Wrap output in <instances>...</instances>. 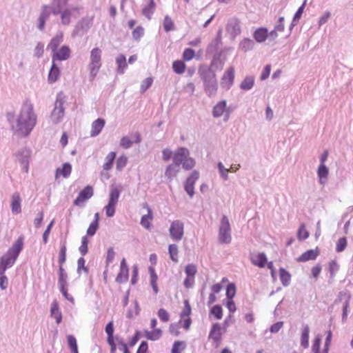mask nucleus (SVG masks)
I'll return each instance as SVG.
<instances>
[{
    "label": "nucleus",
    "mask_w": 353,
    "mask_h": 353,
    "mask_svg": "<svg viewBox=\"0 0 353 353\" xmlns=\"http://www.w3.org/2000/svg\"><path fill=\"white\" fill-rule=\"evenodd\" d=\"M37 116L34 112L33 105L30 101H26L16 121V132L27 137L34 128Z\"/></svg>",
    "instance_id": "nucleus-1"
},
{
    "label": "nucleus",
    "mask_w": 353,
    "mask_h": 353,
    "mask_svg": "<svg viewBox=\"0 0 353 353\" xmlns=\"http://www.w3.org/2000/svg\"><path fill=\"white\" fill-rule=\"evenodd\" d=\"M219 57L214 56L210 66L202 65L199 66L198 74L203 83V88L208 97L214 96L218 90V83L215 71L212 69V66Z\"/></svg>",
    "instance_id": "nucleus-2"
},
{
    "label": "nucleus",
    "mask_w": 353,
    "mask_h": 353,
    "mask_svg": "<svg viewBox=\"0 0 353 353\" xmlns=\"http://www.w3.org/2000/svg\"><path fill=\"white\" fill-rule=\"evenodd\" d=\"M23 238L19 237L13 245L0 259V274H4L6 269L12 267L23 249Z\"/></svg>",
    "instance_id": "nucleus-3"
},
{
    "label": "nucleus",
    "mask_w": 353,
    "mask_h": 353,
    "mask_svg": "<svg viewBox=\"0 0 353 353\" xmlns=\"http://www.w3.org/2000/svg\"><path fill=\"white\" fill-rule=\"evenodd\" d=\"M65 102V100L63 94L62 92L58 93L54 103V107L50 114V118L53 123L58 124L62 121L65 113V108L63 107Z\"/></svg>",
    "instance_id": "nucleus-4"
},
{
    "label": "nucleus",
    "mask_w": 353,
    "mask_h": 353,
    "mask_svg": "<svg viewBox=\"0 0 353 353\" xmlns=\"http://www.w3.org/2000/svg\"><path fill=\"white\" fill-rule=\"evenodd\" d=\"M101 67V50L99 48H94L90 52V62L88 65L90 76L94 79Z\"/></svg>",
    "instance_id": "nucleus-5"
},
{
    "label": "nucleus",
    "mask_w": 353,
    "mask_h": 353,
    "mask_svg": "<svg viewBox=\"0 0 353 353\" xmlns=\"http://www.w3.org/2000/svg\"><path fill=\"white\" fill-rule=\"evenodd\" d=\"M231 228L229 220L225 215H223L220 223L219 230V241L221 243L228 244L232 241Z\"/></svg>",
    "instance_id": "nucleus-6"
},
{
    "label": "nucleus",
    "mask_w": 353,
    "mask_h": 353,
    "mask_svg": "<svg viewBox=\"0 0 353 353\" xmlns=\"http://www.w3.org/2000/svg\"><path fill=\"white\" fill-rule=\"evenodd\" d=\"M121 190L117 187H112L110 192L109 201L105 207V214L108 217H112L115 214V208L117 204Z\"/></svg>",
    "instance_id": "nucleus-7"
},
{
    "label": "nucleus",
    "mask_w": 353,
    "mask_h": 353,
    "mask_svg": "<svg viewBox=\"0 0 353 353\" xmlns=\"http://www.w3.org/2000/svg\"><path fill=\"white\" fill-rule=\"evenodd\" d=\"M93 18L85 17L82 18L75 26L72 32V37L79 35L80 32L85 33L92 25Z\"/></svg>",
    "instance_id": "nucleus-8"
},
{
    "label": "nucleus",
    "mask_w": 353,
    "mask_h": 353,
    "mask_svg": "<svg viewBox=\"0 0 353 353\" xmlns=\"http://www.w3.org/2000/svg\"><path fill=\"white\" fill-rule=\"evenodd\" d=\"M183 228L184 225L181 221H174L169 229L170 236L176 241L181 240L183 236Z\"/></svg>",
    "instance_id": "nucleus-9"
},
{
    "label": "nucleus",
    "mask_w": 353,
    "mask_h": 353,
    "mask_svg": "<svg viewBox=\"0 0 353 353\" xmlns=\"http://www.w3.org/2000/svg\"><path fill=\"white\" fill-rule=\"evenodd\" d=\"M30 154H31V150L27 148H24L19 150L16 154L17 160L19 161L20 164L22 165V170L25 172H28L29 160H30Z\"/></svg>",
    "instance_id": "nucleus-10"
},
{
    "label": "nucleus",
    "mask_w": 353,
    "mask_h": 353,
    "mask_svg": "<svg viewBox=\"0 0 353 353\" xmlns=\"http://www.w3.org/2000/svg\"><path fill=\"white\" fill-rule=\"evenodd\" d=\"M199 177V173L196 170L192 172L185 182L184 189L190 197H192L194 194V183Z\"/></svg>",
    "instance_id": "nucleus-11"
},
{
    "label": "nucleus",
    "mask_w": 353,
    "mask_h": 353,
    "mask_svg": "<svg viewBox=\"0 0 353 353\" xmlns=\"http://www.w3.org/2000/svg\"><path fill=\"white\" fill-rule=\"evenodd\" d=\"M234 80V69L230 67L223 74L221 80V85L222 88L228 90L233 85Z\"/></svg>",
    "instance_id": "nucleus-12"
},
{
    "label": "nucleus",
    "mask_w": 353,
    "mask_h": 353,
    "mask_svg": "<svg viewBox=\"0 0 353 353\" xmlns=\"http://www.w3.org/2000/svg\"><path fill=\"white\" fill-rule=\"evenodd\" d=\"M71 50L68 46H63L59 50L52 52V61H65L70 57Z\"/></svg>",
    "instance_id": "nucleus-13"
},
{
    "label": "nucleus",
    "mask_w": 353,
    "mask_h": 353,
    "mask_svg": "<svg viewBox=\"0 0 353 353\" xmlns=\"http://www.w3.org/2000/svg\"><path fill=\"white\" fill-rule=\"evenodd\" d=\"M129 276V269L125 259H123L121 261L120 270L116 277V282L118 283H123L128 281Z\"/></svg>",
    "instance_id": "nucleus-14"
},
{
    "label": "nucleus",
    "mask_w": 353,
    "mask_h": 353,
    "mask_svg": "<svg viewBox=\"0 0 353 353\" xmlns=\"http://www.w3.org/2000/svg\"><path fill=\"white\" fill-rule=\"evenodd\" d=\"M93 195V188L90 185H87L79 193L78 196L74 199L73 204L79 206L80 203L89 199Z\"/></svg>",
    "instance_id": "nucleus-15"
},
{
    "label": "nucleus",
    "mask_w": 353,
    "mask_h": 353,
    "mask_svg": "<svg viewBox=\"0 0 353 353\" xmlns=\"http://www.w3.org/2000/svg\"><path fill=\"white\" fill-rule=\"evenodd\" d=\"M221 327L219 323H213L209 333V339H211L216 347H217L221 341Z\"/></svg>",
    "instance_id": "nucleus-16"
},
{
    "label": "nucleus",
    "mask_w": 353,
    "mask_h": 353,
    "mask_svg": "<svg viewBox=\"0 0 353 353\" xmlns=\"http://www.w3.org/2000/svg\"><path fill=\"white\" fill-rule=\"evenodd\" d=\"M189 150L185 148H179L174 154L172 164L178 166L183 164L184 159L188 157Z\"/></svg>",
    "instance_id": "nucleus-17"
},
{
    "label": "nucleus",
    "mask_w": 353,
    "mask_h": 353,
    "mask_svg": "<svg viewBox=\"0 0 353 353\" xmlns=\"http://www.w3.org/2000/svg\"><path fill=\"white\" fill-rule=\"evenodd\" d=\"M226 30L234 38L241 33L240 21L237 19H230L227 24Z\"/></svg>",
    "instance_id": "nucleus-18"
},
{
    "label": "nucleus",
    "mask_w": 353,
    "mask_h": 353,
    "mask_svg": "<svg viewBox=\"0 0 353 353\" xmlns=\"http://www.w3.org/2000/svg\"><path fill=\"white\" fill-rule=\"evenodd\" d=\"M319 254V248L314 250H308L303 252L298 259L299 262H305L310 260H315Z\"/></svg>",
    "instance_id": "nucleus-19"
},
{
    "label": "nucleus",
    "mask_w": 353,
    "mask_h": 353,
    "mask_svg": "<svg viewBox=\"0 0 353 353\" xmlns=\"http://www.w3.org/2000/svg\"><path fill=\"white\" fill-rule=\"evenodd\" d=\"M50 316L55 319L56 323L59 324L62 321V313L59 310V303L57 300H54L51 304Z\"/></svg>",
    "instance_id": "nucleus-20"
},
{
    "label": "nucleus",
    "mask_w": 353,
    "mask_h": 353,
    "mask_svg": "<svg viewBox=\"0 0 353 353\" xmlns=\"http://www.w3.org/2000/svg\"><path fill=\"white\" fill-rule=\"evenodd\" d=\"M105 120L101 118H99L92 123V130L90 132L91 137H96L101 132L103 128L105 125Z\"/></svg>",
    "instance_id": "nucleus-21"
},
{
    "label": "nucleus",
    "mask_w": 353,
    "mask_h": 353,
    "mask_svg": "<svg viewBox=\"0 0 353 353\" xmlns=\"http://www.w3.org/2000/svg\"><path fill=\"white\" fill-rule=\"evenodd\" d=\"M268 37V31L266 28H259L253 33V37L258 43H262Z\"/></svg>",
    "instance_id": "nucleus-22"
},
{
    "label": "nucleus",
    "mask_w": 353,
    "mask_h": 353,
    "mask_svg": "<svg viewBox=\"0 0 353 353\" xmlns=\"http://www.w3.org/2000/svg\"><path fill=\"white\" fill-rule=\"evenodd\" d=\"M60 75V70L55 62L52 61V66L48 73V81L50 83L56 82Z\"/></svg>",
    "instance_id": "nucleus-23"
},
{
    "label": "nucleus",
    "mask_w": 353,
    "mask_h": 353,
    "mask_svg": "<svg viewBox=\"0 0 353 353\" xmlns=\"http://www.w3.org/2000/svg\"><path fill=\"white\" fill-rule=\"evenodd\" d=\"M329 170L325 164H320L317 170V175L319 178V183L324 185L327 179Z\"/></svg>",
    "instance_id": "nucleus-24"
},
{
    "label": "nucleus",
    "mask_w": 353,
    "mask_h": 353,
    "mask_svg": "<svg viewBox=\"0 0 353 353\" xmlns=\"http://www.w3.org/2000/svg\"><path fill=\"white\" fill-rule=\"evenodd\" d=\"M116 63L117 64V72L118 74H123L125 72V70L128 67V64L126 62V58L124 54H119L116 58Z\"/></svg>",
    "instance_id": "nucleus-25"
},
{
    "label": "nucleus",
    "mask_w": 353,
    "mask_h": 353,
    "mask_svg": "<svg viewBox=\"0 0 353 353\" xmlns=\"http://www.w3.org/2000/svg\"><path fill=\"white\" fill-rule=\"evenodd\" d=\"M226 104L227 102L225 100H222L219 101L214 108L212 110V115L215 118L220 117L223 115V112L226 111Z\"/></svg>",
    "instance_id": "nucleus-26"
},
{
    "label": "nucleus",
    "mask_w": 353,
    "mask_h": 353,
    "mask_svg": "<svg viewBox=\"0 0 353 353\" xmlns=\"http://www.w3.org/2000/svg\"><path fill=\"white\" fill-rule=\"evenodd\" d=\"M11 208L14 214H19L21 212V198L18 193L13 194L12 196Z\"/></svg>",
    "instance_id": "nucleus-27"
},
{
    "label": "nucleus",
    "mask_w": 353,
    "mask_h": 353,
    "mask_svg": "<svg viewBox=\"0 0 353 353\" xmlns=\"http://www.w3.org/2000/svg\"><path fill=\"white\" fill-rule=\"evenodd\" d=\"M62 41H63V34H62V32H60V34H56L51 39L50 42L48 45L47 48L50 49L52 52H55Z\"/></svg>",
    "instance_id": "nucleus-28"
},
{
    "label": "nucleus",
    "mask_w": 353,
    "mask_h": 353,
    "mask_svg": "<svg viewBox=\"0 0 353 353\" xmlns=\"http://www.w3.org/2000/svg\"><path fill=\"white\" fill-rule=\"evenodd\" d=\"M156 8V3L154 0H150L147 6H145L142 10V14L148 19H151L152 15L153 14Z\"/></svg>",
    "instance_id": "nucleus-29"
},
{
    "label": "nucleus",
    "mask_w": 353,
    "mask_h": 353,
    "mask_svg": "<svg viewBox=\"0 0 353 353\" xmlns=\"http://www.w3.org/2000/svg\"><path fill=\"white\" fill-rule=\"evenodd\" d=\"M180 168L178 166L172 163L167 166L165 172V176L167 178V180L170 182L172 180V178L177 174Z\"/></svg>",
    "instance_id": "nucleus-30"
},
{
    "label": "nucleus",
    "mask_w": 353,
    "mask_h": 353,
    "mask_svg": "<svg viewBox=\"0 0 353 353\" xmlns=\"http://www.w3.org/2000/svg\"><path fill=\"white\" fill-rule=\"evenodd\" d=\"M279 276L282 285L285 287L288 286L291 281V274L285 268L279 269Z\"/></svg>",
    "instance_id": "nucleus-31"
},
{
    "label": "nucleus",
    "mask_w": 353,
    "mask_h": 353,
    "mask_svg": "<svg viewBox=\"0 0 353 353\" xmlns=\"http://www.w3.org/2000/svg\"><path fill=\"white\" fill-rule=\"evenodd\" d=\"M145 336L148 340L157 341L162 335V331L159 328H155L152 331L145 330Z\"/></svg>",
    "instance_id": "nucleus-32"
},
{
    "label": "nucleus",
    "mask_w": 353,
    "mask_h": 353,
    "mask_svg": "<svg viewBox=\"0 0 353 353\" xmlns=\"http://www.w3.org/2000/svg\"><path fill=\"white\" fill-rule=\"evenodd\" d=\"M309 333L310 327L308 325L303 326L301 337V345L303 347L307 348L309 346Z\"/></svg>",
    "instance_id": "nucleus-33"
},
{
    "label": "nucleus",
    "mask_w": 353,
    "mask_h": 353,
    "mask_svg": "<svg viewBox=\"0 0 353 353\" xmlns=\"http://www.w3.org/2000/svg\"><path fill=\"white\" fill-rule=\"evenodd\" d=\"M254 84V77L252 76H247L241 83L239 87L243 90H251Z\"/></svg>",
    "instance_id": "nucleus-34"
},
{
    "label": "nucleus",
    "mask_w": 353,
    "mask_h": 353,
    "mask_svg": "<svg viewBox=\"0 0 353 353\" xmlns=\"http://www.w3.org/2000/svg\"><path fill=\"white\" fill-rule=\"evenodd\" d=\"M254 46V41L249 38H245L239 43V48L244 52L252 50Z\"/></svg>",
    "instance_id": "nucleus-35"
},
{
    "label": "nucleus",
    "mask_w": 353,
    "mask_h": 353,
    "mask_svg": "<svg viewBox=\"0 0 353 353\" xmlns=\"http://www.w3.org/2000/svg\"><path fill=\"white\" fill-rule=\"evenodd\" d=\"M116 152H110L105 157V162L103 165V168L105 170H110L112 169L113 163L116 159Z\"/></svg>",
    "instance_id": "nucleus-36"
},
{
    "label": "nucleus",
    "mask_w": 353,
    "mask_h": 353,
    "mask_svg": "<svg viewBox=\"0 0 353 353\" xmlns=\"http://www.w3.org/2000/svg\"><path fill=\"white\" fill-rule=\"evenodd\" d=\"M252 263L259 268H264L267 263V256L265 253H259L254 259H252Z\"/></svg>",
    "instance_id": "nucleus-37"
},
{
    "label": "nucleus",
    "mask_w": 353,
    "mask_h": 353,
    "mask_svg": "<svg viewBox=\"0 0 353 353\" xmlns=\"http://www.w3.org/2000/svg\"><path fill=\"white\" fill-rule=\"evenodd\" d=\"M61 23L64 26H68L70 23L71 20V16H72V10L65 8L63 10H62V12L61 13Z\"/></svg>",
    "instance_id": "nucleus-38"
},
{
    "label": "nucleus",
    "mask_w": 353,
    "mask_h": 353,
    "mask_svg": "<svg viewBox=\"0 0 353 353\" xmlns=\"http://www.w3.org/2000/svg\"><path fill=\"white\" fill-rule=\"evenodd\" d=\"M153 219L152 211L149 210L147 214L143 215L141 219V225L147 230H150L151 228V224L149 220H152Z\"/></svg>",
    "instance_id": "nucleus-39"
},
{
    "label": "nucleus",
    "mask_w": 353,
    "mask_h": 353,
    "mask_svg": "<svg viewBox=\"0 0 353 353\" xmlns=\"http://www.w3.org/2000/svg\"><path fill=\"white\" fill-rule=\"evenodd\" d=\"M185 64L183 61L177 60L172 63V69L178 74H183L185 70Z\"/></svg>",
    "instance_id": "nucleus-40"
},
{
    "label": "nucleus",
    "mask_w": 353,
    "mask_h": 353,
    "mask_svg": "<svg viewBox=\"0 0 353 353\" xmlns=\"http://www.w3.org/2000/svg\"><path fill=\"white\" fill-rule=\"evenodd\" d=\"M210 314L213 315L214 317L217 319L220 320L223 317V308L222 307L217 304L212 306L210 310Z\"/></svg>",
    "instance_id": "nucleus-41"
},
{
    "label": "nucleus",
    "mask_w": 353,
    "mask_h": 353,
    "mask_svg": "<svg viewBox=\"0 0 353 353\" xmlns=\"http://www.w3.org/2000/svg\"><path fill=\"white\" fill-rule=\"evenodd\" d=\"M58 274V285H68V274L65 272V269L61 265H59Z\"/></svg>",
    "instance_id": "nucleus-42"
},
{
    "label": "nucleus",
    "mask_w": 353,
    "mask_h": 353,
    "mask_svg": "<svg viewBox=\"0 0 353 353\" xmlns=\"http://www.w3.org/2000/svg\"><path fill=\"white\" fill-rule=\"evenodd\" d=\"M68 347L72 353H79L77 339L73 335L67 336Z\"/></svg>",
    "instance_id": "nucleus-43"
},
{
    "label": "nucleus",
    "mask_w": 353,
    "mask_h": 353,
    "mask_svg": "<svg viewBox=\"0 0 353 353\" xmlns=\"http://www.w3.org/2000/svg\"><path fill=\"white\" fill-rule=\"evenodd\" d=\"M72 171V165L70 163H64L62 165V168H57L56 170L57 174L60 172L62 176L67 178L70 176Z\"/></svg>",
    "instance_id": "nucleus-44"
},
{
    "label": "nucleus",
    "mask_w": 353,
    "mask_h": 353,
    "mask_svg": "<svg viewBox=\"0 0 353 353\" xmlns=\"http://www.w3.org/2000/svg\"><path fill=\"white\" fill-rule=\"evenodd\" d=\"M236 285L233 283H230L226 286V298L228 300L233 299L236 295Z\"/></svg>",
    "instance_id": "nucleus-45"
},
{
    "label": "nucleus",
    "mask_w": 353,
    "mask_h": 353,
    "mask_svg": "<svg viewBox=\"0 0 353 353\" xmlns=\"http://www.w3.org/2000/svg\"><path fill=\"white\" fill-rule=\"evenodd\" d=\"M168 252L171 260L173 262H178V246L176 244H171L168 247Z\"/></svg>",
    "instance_id": "nucleus-46"
},
{
    "label": "nucleus",
    "mask_w": 353,
    "mask_h": 353,
    "mask_svg": "<svg viewBox=\"0 0 353 353\" xmlns=\"http://www.w3.org/2000/svg\"><path fill=\"white\" fill-rule=\"evenodd\" d=\"M163 28H164L165 31L167 32L174 30V22L168 15H166L164 17Z\"/></svg>",
    "instance_id": "nucleus-47"
},
{
    "label": "nucleus",
    "mask_w": 353,
    "mask_h": 353,
    "mask_svg": "<svg viewBox=\"0 0 353 353\" xmlns=\"http://www.w3.org/2000/svg\"><path fill=\"white\" fill-rule=\"evenodd\" d=\"M196 266L192 263L188 264L185 268V273L188 277L194 279V276L196 274Z\"/></svg>",
    "instance_id": "nucleus-48"
},
{
    "label": "nucleus",
    "mask_w": 353,
    "mask_h": 353,
    "mask_svg": "<svg viewBox=\"0 0 353 353\" xmlns=\"http://www.w3.org/2000/svg\"><path fill=\"white\" fill-rule=\"evenodd\" d=\"M339 270V265L335 260H332L329 263V272L330 274V279H333L336 272Z\"/></svg>",
    "instance_id": "nucleus-49"
},
{
    "label": "nucleus",
    "mask_w": 353,
    "mask_h": 353,
    "mask_svg": "<svg viewBox=\"0 0 353 353\" xmlns=\"http://www.w3.org/2000/svg\"><path fill=\"white\" fill-rule=\"evenodd\" d=\"M185 343L184 341H176L172 345L171 353H181V350L185 349Z\"/></svg>",
    "instance_id": "nucleus-50"
},
{
    "label": "nucleus",
    "mask_w": 353,
    "mask_h": 353,
    "mask_svg": "<svg viewBox=\"0 0 353 353\" xmlns=\"http://www.w3.org/2000/svg\"><path fill=\"white\" fill-rule=\"evenodd\" d=\"M221 44V41L214 39L208 46L207 52L208 53L216 52L219 48V46Z\"/></svg>",
    "instance_id": "nucleus-51"
},
{
    "label": "nucleus",
    "mask_w": 353,
    "mask_h": 353,
    "mask_svg": "<svg viewBox=\"0 0 353 353\" xmlns=\"http://www.w3.org/2000/svg\"><path fill=\"white\" fill-rule=\"evenodd\" d=\"M59 288L64 298L69 301L70 303H74V299L68 292V285H59Z\"/></svg>",
    "instance_id": "nucleus-52"
},
{
    "label": "nucleus",
    "mask_w": 353,
    "mask_h": 353,
    "mask_svg": "<svg viewBox=\"0 0 353 353\" xmlns=\"http://www.w3.org/2000/svg\"><path fill=\"white\" fill-rule=\"evenodd\" d=\"M66 245L65 243H63V245L61 247L59 254V265L63 266V263L66 261Z\"/></svg>",
    "instance_id": "nucleus-53"
},
{
    "label": "nucleus",
    "mask_w": 353,
    "mask_h": 353,
    "mask_svg": "<svg viewBox=\"0 0 353 353\" xmlns=\"http://www.w3.org/2000/svg\"><path fill=\"white\" fill-rule=\"evenodd\" d=\"M105 331L107 334V340L115 339V336H114V324L112 321H110L106 324Z\"/></svg>",
    "instance_id": "nucleus-54"
},
{
    "label": "nucleus",
    "mask_w": 353,
    "mask_h": 353,
    "mask_svg": "<svg viewBox=\"0 0 353 353\" xmlns=\"http://www.w3.org/2000/svg\"><path fill=\"white\" fill-rule=\"evenodd\" d=\"M88 240L87 236H83L81 239V245L79 248V250L82 256H85L88 253Z\"/></svg>",
    "instance_id": "nucleus-55"
},
{
    "label": "nucleus",
    "mask_w": 353,
    "mask_h": 353,
    "mask_svg": "<svg viewBox=\"0 0 353 353\" xmlns=\"http://www.w3.org/2000/svg\"><path fill=\"white\" fill-rule=\"evenodd\" d=\"M309 236V232L305 229V226L302 224L298 230L297 238L299 241H303L307 239Z\"/></svg>",
    "instance_id": "nucleus-56"
},
{
    "label": "nucleus",
    "mask_w": 353,
    "mask_h": 353,
    "mask_svg": "<svg viewBox=\"0 0 353 353\" xmlns=\"http://www.w3.org/2000/svg\"><path fill=\"white\" fill-rule=\"evenodd\" d=\"M346 247H347V239L345 237H341L338 240V241L336 243V251L337 252H341L345 250Z\"/></svg>",
    "instance_id": "nucleus-57"
},
{
    "label": "nucleus",
    "mask_w": 353,
    "mask_h": 353,
    "mask_svg": "<svg viewBox=\"0 0 353 353\" xmlns=\"http://www.w3.org/2000/svg\"><path fill=\"white\" fill-rule=\"evenodd\" d=\"M191 311H192V309H191V306L189 303L188 300H185L184 301V308L180 314V317L181 319H183L186 316L188 317L191 314Z\"/></svg>",
    "instance_id": "nucleus-58"
},
{
    "label": "nucleus",
    "mask_w": 353,
    "mask_h": 353,
    "mask_svg": "<svg viewBox=\"0 0 353 353\" xmlns=\"http://www.w3.org/2000/svg\"><path fill=\"white\" fill-rule=\"evenodd\" d=\"M195 165V161L191 158L187 157L182 164V167L183 169L186 170H191L192 168H194Z\"/></svg>",
    "instance_id": "nucleus-59"
},
{
    "label": "nucleus",
    "mask_w": 353,
    "mask_h": 353,
    "mask_svg": "<svg viewBox=\"0 0 353 353\" xmlns=\"http://www.w3.org/2000/svg\"><path fill=\"white\" fill-rule=\"evenodd\" d=\"M128 162V159L125 156L122 155L119 157L116 162L117 170L121 171L123 168L126 165Z\"/></svg>",
    "instance_id": "nucleus-60"
},
{
    "label": "nucleus",
    "mask_w": 353,
    "mask_h": 353,
    "mask_svg": "<svg viewBox=\"0 0 353 353\" xmlns=\"http://www.w3.org/2000/svg\"><path fill=\"white\" fill-rule=\"evenodd\" d=\"M115 340L119 346V349L122 350L123 353H130V351L128 347V345L123 341L122 338L119 336H116Z\"/></svg>",
    "instance_id": "nucleus-61"
},
{
    "label": "nucleus",
    "mask_w": 353,
    "mask_h": 353,
    "mask_svg": "<svg viewBox=\"0 0 353 353\" xmlns=\"http://www.w3.org/2000/svg\"><path fill=\"white\" fill-rule=\"evenodd\" d=\"M144 34V29L142 26H137L132 31V37L134 40L139 41L141 37Z\"/></svg>",
    "instance_id": "nucleus-62"
},
{
    "label": "nucleus",
    "mask_w": 353,
    "mask_h": 353,
    "mask_svg": "<svg viewBox=\"0 0 353 353\" xmlns=\"http://www.w3.org/2000/svg\"><path fill=\"white\" fill-rule=\"evenodd\" d=\"M195 55V52L192 48H186L183 52V59L185 61L192 60Z\"/></svg>",
    "instance_id": "nucleus-63"
},
{
    "label": "nucleus",
    "mask_w": 353,
    "mask_h": 353,
    "mask_svg": "<svg viewBox=\"0 0 353 353\" xmlns=\"http://www.w3.org/2000/svg\"><path fill=\"white\" fill-rule=\"evenodd\" d=\"M157 315L163 322H168L170 320V314L164 308H160L157 312Z\"/></svg>",
    "instance_id": "nucleus-64"
}]
</instances>
